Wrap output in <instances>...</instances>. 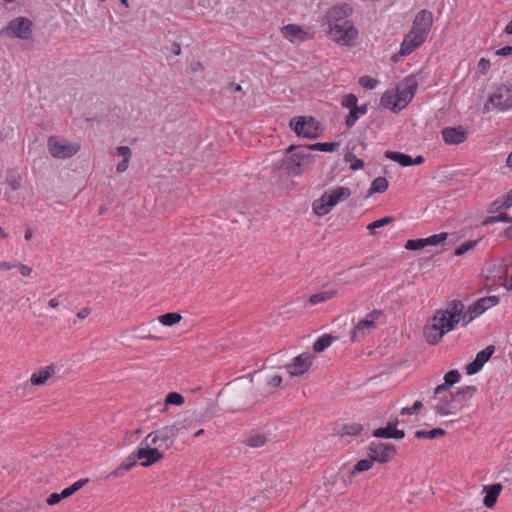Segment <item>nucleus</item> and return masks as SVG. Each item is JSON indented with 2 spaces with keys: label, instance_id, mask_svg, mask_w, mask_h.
Masks as SVG:
<instances>
[{
  "label": "nucleus",
  "instance_id": "28",
  "mask_svg": "<svg viewBox=\"0 0 512 512\" xmlns=\"http://www.w3.org/2000/svg\"><path fill=\"white\" fill-rule=\"evenodd\" d=\"M502 489L503 485L501 483L483 486V492L485 493L483 504L486 508L492 509L496 505Z\"/></svg>",
  "mask_w": 512,
  "mask_h": 512
},
{
  "label": "nucleus",
  "instance_id": "21",
  "mask_svg": "<svg viewBox=\"0 0 512 512\" xmlns=\"http://www.w3.org/2000/svg\"><path fill=\"white\" fill-rule=\"evenodd\" d=\"M433 24V14L431 11L422 9L415 16L412 29L416 30L426 36H428L429 31Z\"/></svg>",
  "mask_w": 512,
  "mask_h": 512
},
{
  "label": "nucleus",
  "instance_id": "10",
  "mask_svg": "<svg viewBox=\"0 0 512 512\" xmlns=\"http://www.w3.org/2000/svg\"><path fill=\"white\" fill-rule=\"evenodd\" d=\"M358 98L355 94L345 95L341 100L342 107L349 110L345 118V124L348 128L353 127L358 119L368 112V104L358 105Z\"/></svg>",
  "mask_w": 512,
  "mask_h": 512
},
{
  "label": "nucleus",
  "instance_id": "19",
  "mask_svg": "<svg viewBox=\"0 0 512 512\" xmlns=\"http://www.w3.org/2000/svg\"><path fill=\"white\" fill-rule=\"evenodd\" d=\"M426 38V35L411 28V30L408 32V34L405 35L403 42L401 43L399 51L400 55L406 56L411 54L416 48H418L424 43Z\"/></svg>",
  "mask_w": 512,
  "mask_h": 512
},
{
  "label": "nucleus",
  "instance_id": "13",
  "mask_svg": "<svg viewBox=\"0 0 512 512\" xmlns=\"http://www.w3.org/2000/svg\"><path fill=\"white\" fill-rule=\"evenodd\" d=\"M382 311L374 309L355 324L351 331V341L358 342L369 334L376 327V320L381 316Z\"/></svg>",
  "mask_w": 512,
  "mask_h": 512
},
{
  "label": "nucleus",
  "instance_id": "16",
  "mask_svg": "<svg viewBox=\"0 0 512 512\" xmlns=\"http://www.w3.org/2000/svg\"><path fill=\"white\" fill-rule=\"evenodd\" d=\"M353 13V8L350 4L343 3L334 5L326 13V22L328 26H334L335 24H341L343 22H352L348 19Z\"/></svg>",
  "mask_w": 512,
  "mask_h": 512
},
{
  "label": "nucleus",
  "instance_id": "17",
  "mask_svg": "<svg viewBox=\"0 0 512 512\" xmlns=\"http://www.w3.org/2000/svg\"><path fill=\"white\" fill-rule=\"evenodd\" d=\"M418 88L417 76L414 74L405 77L399 86L395 89L400 96V100L406 107L413 99Z\"/></svg>",
  "mask_w": 512,
  "mask_h": 512
},
{
  "label": "nucleus",
  "instance_id": "51",
  "mask_svg": "<svg viewBox=\"0 0 512 512\" xmlns=\"http://www.w3.org/2000/svg\"><path fill=\"white\" fill-rule=\"evenodd\" d=\"M137 461L138 459L135 457V453L133 452L132 454L129 455V457L123 461L120 466L122 467V469L127 472L129 470H131L136 464H137Z\"/></svg>",
  "mask_w": 512,
  "mask_h": 512
},
{
  "label": "nucleus",
  "instance_id": "26",
  "mask_svg": "<svg viewBox=\"0 0 512 512\" xmlns=\"http://www.w3.org/2000/svg\"><path fill=\"white\" fill-rule=\"evenodd\" d=\"M398 420L389 421L384 428H378L373 431V436L376 438H386V439H402L405 436L403 430L397 429Z\"/></svg>",
  "mask_w": 512,
  "mask_h": 512
},
{
  "label": "nucleus",
  "instance_id": "7",
  "mask_svg": "<svg viewBox=\"0 0 512 512\" xmlns=\"http://www.w3.org/2000/svg\"><path fill=\"white\" fill-rule=\"evenodd\" d=\"M289 125L299 137L315 139L321 134L320 124L313 117H294Z\"/></svg>",
  "mask_w": 512,
  "mask_h": 512
},
{
  "label": "nucleus",
  "instance_id": "32",
  "mask_svg": "<svg viewBox=\"0 0 512 512\" xmlns=\"http://www.w3.org/2000/svg\"><path fill=\"white\" fill-rule=\"evenodd\" d=\"M476 391H477L476 386L469 385V386H464V387L458 389L454 393L457 402L459 403V405H461V408L463 407V404L465 402L469 401L474 396Z\"/></svg>",
  "mask_w": 512,
  "mask_h": 512
},
{
  "label": "nucleus",
  "instance_id": "64",
  "mask_svg": "<svg viewBox=\"0 0 512 512\" xmlns=\"http://www.w3.org/2000/svg\"><path fill=\"white\" fill-rule=\"evenodd\" d=\"M60 305V301L57 297H54V298H51L49 301H48V306L52 309H56L58 308Z\"/></svg>",
  "mask_w": 512,
  "mask_h": 512
},
{
  "label": "nucleus",
  "instance_id": "14",
  "mask_svg": "<svg viewBox=\"0 0 512 512\" xmlns=\"http://www.w3.org/2000/svg\"><path fill=\"white\" fill-rule=\"evenodd\" d=\"M488 104L499 111L512 108V84H502L490 95Z\"/></svg>",
  "mask_w": 512,
  "mask_h": 512
},
{
  "label": "nucleus",
  "instance_id": "45",
  "mask_svg": "<svg viewBox=\"0 0 512 512\" xmlns=\"http://www.w3.org/2000/svg\"><path fill=\"white\" fill-rule=\"evenodd\" d=\"M6 184L11 188V190H17L21 185V177L16 173H9L6 178Z\"/></svg>",
  "mask_w": 512,
  "mask_h": 512
},
{
  "label": "nucleus",
  "instance_id": "42",
  "mask_svg": "<svg viewBox=\"0 0 512 512\" xmlns=\"http://www.w3.org/2000/svg\"><path fill=\"white\" fill-rule=\"evenodd\" d=\"M388 188V181L385 177H377L373 180L369 189L370 193H382Z\"/></svg>",
  "mask_w": 512,
  "mask_h": 512
},
{
  "label": "nucleus",
  "instance_id": "1",
  "mask_svg": "<svg viewBox=\"0 0 512 512\" xmlns=\"http://www.w3.org/2000/svg\"><path fill=\"white\" fill-rule=\"evenodd\" d=\"M314 162L308 145L290 146L287 151L286 169L290 174L300 175Z\"/></svg>",
  "mask_w": 512,
  "mask_h": 512
},
{
  "label": "nucleus",
  "instance_id": "34",
  "mask_svg": "<svg viewBox=\"0 0 512 512\" xmlns=\"http://www.w3.org/2000/svg\"><path fill=\"white\" fill-rule=\"evenodd\" d=\"M338 295V291L335 289L321 291L313 294L309 297L308 302L311 305H316L322 302L329 301Z\"/></svg>",
  "mask_w": 512,
  "mask_h": 512
},
{
  "label": "nucleus",
  "instance_id": "29",
  "mask_svg": "<svg viewBox=\"0 0 512 512\" xmlns=\"http://www.w3.org/2000/svg\"><path fill=\"white\" fill-rule=\"evenodd\" d=\"M281 32L284 38L289 40L290 42H294L295 40H304L307 33L302 30V28L296 24H288L281 28Z\"/></svg>",
  "mask_w": 512,
  "mask_h": 512
},
{
  "label": "nucleus",
  "instance_id": "56",
  "mask_svg": "<svg viewBox=\"0 0 512 512\" xmlns=\"http://www.w3.org/2000/svg\"><path fill=\"white\" fill-rule=\"evenodd\" d=\"M126 472L122 469V467L119 465L116 469H114L113 471H111L107 478L108 479H113V478H119V477H123L124 474Z\"/></svg>",
  "mask_w": 512,
  "mask_h": 512
},
{
  "label": "nucleus",
  "instance_id": "12",
  "mask_svg": "<svg viewBox=\"0 0 512 512\" xmlns=\"http://www.w3.org/2000/svg\"><path fill=\"white\" fill-rule=\"evenodd\" d=\"M511 207L508 205L506 195H503L493 202L488 207V213L491 214L482 221L481 224H494L495 222H512V218L506 213V209Z\"/></svg>",
  "mask_w": 512,
  "mask_h": 512
},
{
  "label": "nucleus",
  "instance_id": "36",
  "mask_svg": "<svg viewBox=\"0 0 512 512\" xmlns=\"http://www.w3.org/2000/svg\"><path fill=\"white\" fill-rule=\"evenodd\" d=\"M337 337H333L330 334H325L319 337L313 344V351L315 353H321L328 348Z\"/></svg>",
  "mask_w": 512,
  "mask_h": 512
},
{
  "label": "nucleus",
  "instance_id": "27",
  "mask_svg": "<svg viewBox=\"0 0 512 512\" xmlns=\"http://www.w3.org/2000/svg\"><path fill=\"white\" fill-rule=\"evenodd\" d=\"M380 104L383 108L389 109L393 112H399L405 108L395 89L386 91L380 99Z\"/></svg>",
  "mask_w": 512,
  "mask_h": 512
},
{
  "label": "nucleus",
  "instance_id": "47",
  "mask_svg": "<svg viewBox=\"0 0 512 512\" xmlns=\"http://www.w3.org/2000/svg\"><path fill=\"white\" fill-rule=\"evenodd\" d=\"M426 247L425 239H410L406 242L405 248L407 250H420Z\"/></svg>",
  "mask_w": 512,
  "mask_h": 512
},
{
  "label": "nucleus",
  "instance_id": "62",
  "mask_svg": "<svg viewBox=\"0 0 512 512\" xmlns=\"http://www.w3.org/2000/svg\"><path fill=\"white\" fill-rule=\"evenodd\" d=\"M395 221V219L391 216H386L383 218H380L378 220H375L371 222L370 224H390L391 222Z\"/></svg>",
  "mask_w": 512,
  "mask_h": 512
},
{
  "label": "nucleus",
  "instance_id": "25",
  "mask_svg": "<svg viewBox=\"0 0 512 512\" xmlns=\"http://www.w3.org/2000/svg\"><path fill=\"white\" fill-rule=\"evenodd\" d=\"M499 303L497 296H487L478 299L468 307V313L473 314L475 317L483 314L489 308L496 306Z\"/></svg>",
  "mask_w": 512,
  "mask_h": 512
},
{
  "label": "nucleus",
  "instance_id": "60",
  "mask_svg": "<svg viewBox=\"0 0 512 512\" xmlns=\"http://www.w3.org/2000/svg\"><path fill=\"white\" fill-rule=\"evenodd\" d=\"M476 317L473 314H469L468 311L464 312L461 315V320L463 321V325H467L468 323L472 322Z\"/></svg>",
  "mask_w": 512,
  "mask_h": 512
},
{
  "label": "nucleus",
  "instance_id": "41",
  "mask_svg": "<svg viewBox=\"0 0 512 512\" xmlns=\"http://www.w3.org/2000/svg\"><path fill=\"white\" fill-rule=\"evenodd\" d=\"M446 434V431L442 428H433L430 431L425 430H418L415 432V437L420 438H426V439H434L439 436H444Z\"/></svg>",
  "mask_w": 512,
  "mask_h": 512
},
{
  "label": "nucleus",
  "instance_id": "20",
  "mask_svg": "<svg viewBox=\"0 0 512 512\" xmlns=\"http://www.w3.org/2000/svg\"><path fill=\"white\" fill-rule=\"evenodd\" d=\"M442 139L447 145H458L463 143L468 136V130L462 125L446 127L441 131Z\"/></svg>",
  "mask_w": 512,
  "mask_h": 512
},
{
  "label": "nucleus",
  "instance_id": "53",
  "mask_svg": "<svg viewBox=\"0 0 512 512\" xmlns=\"http://www.w3.org/2000/svg\"><path fill=\"white\" fill-rule=\"evenodd\" d=\"M15 265H16L15 268H18V270L22 276L29 277L32 274L33 270L28 265L23 264V263H15Z\"/></svg>",
  "mask_w": 512,
  "mask_h": 512
},
{
  "label": "nucleus",
  "instance_id": "48",
  "mask_svg": "<svg viewBox=\"0 0 512 512\" xmlns=\"http://www.w3.org/2000/svg\"><path fill=\"white\" fill-rule=\"evenodd\" d=\"M345 159L347 162H350V169L353 171L359 170L364 166L363 160L357 158L355 155L347 154Z\"/></svg>",
  "mask_w": 512,
  "mask_h": 512
},
{
  "label": "nucleus",
  "instance_id": "59",
  "mask_svg": "<svg viewBox=\"0 0 512 512\" xmlns=\"http://www.w3.org/2000/svg\"><path fill=\"white\" fill-rule=\"evenodd\" d=\"M92 310L89 307H84L77 313V317L81 320L87 318L91 314Z\"/></svg>",
  "mask_w": 512,
  "mask_h": 512
},
{
  "label": "nucleus",
  "instance_id": "39",
  "mask_svg": "<svg viewBox=\"0 0 512 512\" xmlns=\"http://www.w3.org/2000/svg\"><path fill=\"white\" fill-rule=\"evenodd\" d=\"M340 144L338 142H317L311 145H308L310 150H318L322 152H334L339 148Z\"/></svg>",
  "mask_w": 512,
  "mask_h": 512
},
{
  "label": "nucleus",
  "instance_id": "2",
  "mask_svg": "<svg viewBox=\"0 0 512 512\" xmlns=\"http://www.w3.org/2000/svg\"><path fill=\"white\" fill-rule=\"evenodd\" d=\"M463 309L464 304L462 301L454 299L448 302L446 309L437 310L432 318L446 334L452 331L461 321Z\"/></svg>",
  "mask_w": 512,
  "mask_h": 512
},
{
  "label": "nucleus",
  "instance_id": "40",
  "mask_svg": "<svg viewBox=\"0 0 512 512\" xmlns=\"http://www.w3.org/2000/svg\"><path fill=\"white\" fill-rule=\"evenodd\" d=\"M374 463H375V461L371 457L359 460L354 465V467H353V469L351 471V475H355V474L360 473V472L368 471L369 469H371L373 467Z\"/></svg>",
  "mask_w": 512,
  "mask_h": 512
},
{
  "label": "nucleus",
  "instance_id": "5",
  "mask_svg": "<svg viewBox=\"0 0 512 512\" xmlns=\"http://www.w3.org/2000/svg\"><path fill=\"white\" fill-rule=\"evenodd\" d=\"M433 400V408L441 416L454 415L461 409L454 393L449 389L439 392L438 388H435Z\"/></svg>",
  "mask_w": 512,
  "mask_h": 512
},
{
  "label": "nucleus",
  "instance_id": "18",
  "mask_svg": "<svg viewBox=\"0 0 512 512\" xmlns=\"http://www.w3.org/2000/svg\"><path fill=\"white\" fill-rule=\"evenodd\" d=\"M313 356L310 353H302L294 358L293 362L285 366L290 376L296 377L306 373L312 365Z\"/></svg>",
  "mask_w": 512,
  "mask_h": 512
},
{
  "label": "nucleus",
  "instance_id": "58",
  "mask_svg": "<svg viewBox=\"0 0 512 512\" xmlns=\"http://www.w3.org/2000/svg\"><path fill=\"white\" fill-rule=\"evenodd\" d=\"M88 482L87 479H80L78 481H76L75 483H73L70 487H71V490L75 493L77 492L78 490H80L86 483Z\"/></svg>",
  "mask_w": 512,
  "mask_h": 512
},
{
  "label": "nucleus",
  "instance_id": "33",
  "mask_svg": "<svg viewBox=\"0 0 512 512\" xmlns=\"http://www.w3.org/2000/svg\"><path fill=\"white\" fill-rule=\"evenodd\" d=\"M385 157L391 161L400 164L403 167H408L412 165V157L402 152L386 151Z\"/></svg>",
  "mask_w": 512,
  "mask_h": 512
},
{
  "label": "nucleus",
  "instance_id": "38",
  "mask_svg": "<svg viewBox=\"0 0 512 512\" xmlns=\"http://www.w3.org/2000/svg\"><path fill=\"white\" fill-rule=\"evenodd\" d=\"M182 316L176 312H169L158 317L159 322L164 326H173L178 324Z\"/></svg>",
  "mask_w": 512,
  "mask_h": 512
},
{
  "label": "nucleus",
  "instance_id": "3",
  "mask_svg": "<svg viewBox=\"0 0 512 512\" xmlns=\"http://www.w3.org/2000/svg\"><path fill=\"white\" fill-rule=\"evenodd\" d=\"M351 195L348 187H337L326 191L319 200L313 204V210L317 215H325L338 203L345 201Z\"/></svg>",
  "mask_w": 512,
  "mask_h": 512
},
{
  "label": "nucleus",
  "instance_id": "8",
  "mask_svg": "<svg viewBox=\"0 0 512 512\" xmlns=\"http://www.w3.org/2000/svg\"><path fill=\"white\" fill-rule=\"evenodd\" d=\"M47 148L52 157L68 159L80 150V145L77 143H70L64 138L50 136L47 141Z\"/></svg>",
  "mask_w": 512,
  "mask_h": 512
},
{
  "label": "nucleus",
  "instance_id": "9",
  "mask_svg": "<svg viewBox=\"0 0 512 512\" xmlns=\"http://www.w3.org/2000/svg\"><path fill=\"white\" fill-rule=\"evenodd\" d=\"M134 453L135 457L140 461V465L143 467H150L164 458L161 450L151 442L148 443L146 437Z\"/></svg>",
  "mask_w": 512,
  "mask_h": 512
},
{
  "label": "nucleus",
  "instance_id": "52",
  "mask_svg": "<svg viewBox=\"0 0 512 512\" xmlns=\"http://www.w3.org/2000/svg\"><path fill=\"white\" fill-rule=\"evenodd\" d=\"M423 404L420 400H417L414 402V404L411 407H404L401 409L400 414L401 415H411L414 412L418 411L420 408H422Z\"/></svg>",
  "mask_w": 512,
  "mask_h": 512
},
{
  "label": "nucleus",
  "instance_id": "22",
  "mask_svg": "<svg viewBox=\"0 0 512 512\" xmlns=\"http://www.w3.org/2000/svg\"><path fill=\"white\" fill-rule=\"evenodd\" d=\"M494 350H495L494 346L490 345V346H487L482 351L478 352L476 355V358L466 366L467 374L473 375V374L477 373L478 371H480L482 369L483 365L485 364V362H487L490 359V357L494 353Z\"/></svg>",
  "mask_w": 512,
  "mask_h": 512
},
{
  "label": "nucleus",
  "instance_id": "4",
  "mask_svg": "<svg viewBox=\"0 0 512 512\" xmlns=\"http://www.w3.org/2000/svg\"><path fill=\"white\" fill-rule=\"evenodd\" d=\"M179 432L180 428L176 424H170L150 432L146 438L148 443L151 442L161 451L168 450L175 443Z\"/></svg>",
  "mask_w": 512,
  "mask_h": 512
},
{
  "label": "nucleus",
  "instance_id": "61",
  "mask_svg": "<svg viewBox=\"0 0 512 512\" xmlns=\"http://www.w3.org/2000/svg\"><path fill=\"white\" fill-rule=\"evenodd\" d=\"M496 54L500 56H509L510 54H512V46H504L498 49Z\"/></svg>",
  "mask_w": 512,
  "mask_h": 512
},
{
  "label": "nucleus",
  "instance_id": "24",
  "mask_svg": "<svg viewBox=\"0 0 512 512\" xmlns=\"http://www.w3.org/2000/svg\"><path fill=\"white\" fill-rule=\"evenodd\" d=\"M56 372L57 366L53 364L42 367L32 373L30 383L32 386H43L56 374Z\"/></svg>",
  "mask_w": 512,
  "mask_h": 512
},
{
  "label": "nucleus",
  "instance_id": "49",
  "mask_svg": "<svg viewBox=\"0 0 512 512\" xmlns=\"http://www.w3.org/2000/svg\"><path fill=\"white\" fill-rule=\"evenodd\" d=\"M342 431L346 435H357L362 431V425L359 423L345 424Z\"/></svg>",
  "mask_w": 512,
  "mask_h": 512
},
{
  "label": "nucleus",
  "instance_id": "57",
  "mask_svg": "<svg viewBox=\"0 0 512 512\" xmlns=\"http://www.w3.org/2000/svg\"><path fill=\"white\" fill-rule=\"evenodd\" d=\"M282 383V377L280 375H274L273 377H271L267 384L271 387H280Z\"/></svg>",
  "mask_w": 512,
  "mask_h": 512
},
{
  "label": "nucleus",
  "instance_id": "31",
  "mask_svg": "<svg viewBox=\"0 0 512 512\" xmlns=\"http://www.w3.org/2000/svg\"><path fill=\"white\" fill-rule=\"evenodd\" d=\"M203 421V416L197 412H193L190 415L186 416L180 423L178 428L180 430H195L198 428Z\"/></svg>",
  "mask_w": 512,
  "mask_h": 512
},
{
  "label": "nucleus",
  "instance_id": "30",
  "mask_svg": "<svg viewBox=\"0 0 512 512\" xmlns=\"http://www.w3.org/2000/svg\"><path fill=\"white\" fill-rule=\"evenodd\" d=\"M115 155L122 158L116 166L118 173H123L128 169L129 162L132 156L131 149L128 146H119L115 150Z\"/></svg>",
  "mask_w": 512,
  "mask_h": 512
},
{
  "label": "nucleus",
  "instance_id": "44",
  "mask_svg": "<svg viewBox=\"0 0 512 512\" xmlns=\"http://www.w3.org/2000/svg\"><path fill=\"white\" fill-rule=\"evenodd\" d=\"M184 397L178 392H170L165 398V405H182Z\"/></svg>",
  "mask_w": 512,
  "mask_h": 512
},
{
  "label": "nucleus",
  "instance_id": "23",
  "mask_svg": "<svg viewBox=\"0 0 512 512\" xmlns=\"http://www.w3.org/2000/svg\"><path fill=\"white\" fill-rule=\"evenodd\" d=\"M423 335L426 340V342L430 345H436L438 344L443 336L445 335V332L443 329L438 325L434 319L432 318L423 328Z\"/></svg>",
  "mask_w": 512,
  "mask_h": 512
},
{
  "label": "nucleus",
  "instance_id": "50",
  "mask_svg": "<svg viewBox=\"0 0 512 512\" xmlns=\"http://www.w3.org/2000/svg\"><path fill=\"white\" fill-rule=\"evenodd\" d=\"M446 238H447V233L443 232V233L429 236L424 239H425L426 246H429V245H437V244L443 242L444 240H446Z\"/></svg>",
  "mask_w": 512,
  "mask_h": 512
},
{
  "label": "nucleus",
  "instance_id": "37",
  "mask_svg": "<svg viewBox=\"0 0 512 512\" xmlns=\"http://www.w3.org/2000/svg\"><path fill=\"white\" fill-rule=\"evenodd\" d=\"M267 437L264 434H253L249 435L245 440L244 443L246 446L251 448H259L266 444Z\"/></svg>",
  "mask_w": 512,
  "mask_h": 512
},
{
  "label": "nucleus",
  "instance_id": "54",
  "mask_svg": "<svg viewBox=\"0 0 512 512\" xmlns=\"http://www.w3.org/2000/svg\"><path fill=\"white\" fill-rule=\"evenodd\" d=\"M490 68V61L485 59V58H481L478 62V70L480 73L482 74H485Z\"/></svg>",
  "mask_w": 512,
  "mask_h": 512
},
{
  "label": "nucleus",
  "instance_id": "46",
  "mask_svg": "<svg viewBox=\"0 0 512 512\" xmlns=\"http://www.w3.org/2000/svg\"><path fill=\"white\" fill-rule=\"evenodd\" d=\"M359 84L366 89H374L378 85L379 81L370 76H361L358 80Z\"/></svg>",
  "mask_w": 512,
  "mask_h": 512
},
{
  "label": "nucleus",
  "instance_id": "35",
  "mask_svg": "<svg viewBox=\"0 0 512 512\" xmlns=\"http://www.w3.org/2000/svg\"><path fill=\"white\" fill-rule=\"evenodd\" d=\"M461 378V375L459 371L457 370H451L444 376V382L440 385H438L436 388H438V391L441 392L443 389H449L450 387L457 383Z\"/></svg>",
  "mask_w": 512,
  "mask_h": 512
},
{
  "label": "nucleus",
  "instance_id": "15",
  "mask_svg": "<svg viewBox=\"0 0 512 512\" xmlns=\"http://www.w3.org/2000/svg\"><path fill=\"white\" fill-rule=\"evenodd\" d=\"M396 453V447L392 443L371 442L368 446V456L380 464L390 462Z\"/></svg>",
  "mask_w": 512,
  "mask_h": 512
},
{
  "label": "nucleus",
  "instance_id": "43",
  "mask_svg": "<svg viewBox=\"0 0 512 512\" xmlns=\"http://www.w3.org/2000/svg\"><path fill=\"white\" fill-rule=\"evenodd\" d=\"M479 240H469L464 243H462L459 247L455 249V256H462L469 250H472L476 247Z\"/></svg>",
  "mask_w": 512,
  "mask_h": 512
},
{
  "label": "nucleus",
  "instance_id": "11",
  "mask_svg": "<svg viewBox=\"0 0 512 512\" xmlns=\"http://www.w3.org/2000/svg\"><path fill=\"white\" fill-rule=\"evenodd\" d=\"M0 34L27 40L32 36V22L28 18L17 17L11 20Z\"/></svg>",
  "mask_w": 512,
  "mask_h": 512
},
{
  "label": "nucleus",
  "instance_id": "63",
  "mask_svg": "<svg viewBox=\"0 0 512 512\" xmlns=\"http://www.w3.org/2000/svg\"><path fill=\"white\" fill-rule=\"evenodd\" d=\"M15 267H16L15 263L0 261V271L1 270L8 271Z\"/></svg>",
  "mask_w": 512,
  "mask_h": 512
},
{
  "label": "nucleus",
  "instance_id": "55",
  "mask_svg": "<svg viewBox=\"0 0 512 512\" xmlns=\"http://www.w3.org/2000/svg\"><path fill=\"white\" fill-rule=\"evenodd\" d=\"M61 500H62V497L60 496V493H52L46 499V503L50 506H53V505L58 504Z\"/></svg>",
  "mask_w": 512,
  "mask_h": 512
},
{
  "label": "nucleus",
  "instance_id": "6",
  "mask_svg": "<svg viewBox=\"0 0 512 512\" xmlns=\"http://www.w3.org/2000/svg\"><path fill=\"white\" fill-rule=\"evenodd\" d=\"M327 34L331 40L342 46H352L358 36V30L354 27L353 22H343L339 25L329 26Z\"/></svg>",
  "mask_w": 512,
  "mask_h": 512
}]
</instances>
